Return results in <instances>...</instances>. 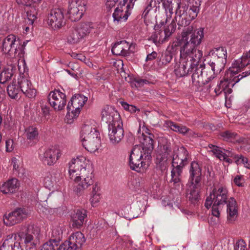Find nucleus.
I'll use <instances>...</instances> for the list:
<instances>
[{
  "label": "nucleus",
  "mask_w": 250,
  "mask_h": 250,
  "mask_svg": "<svg viewBox=\"0 0 250 250\" xmlns=\"http://www.w3.org/2000/svg\"><path fill=\"white\" fill-rule=\"evenodd\" d=\"M204 37L203 29L192 32V27L184 30L181 36L176 38L175 46H181L180 59L174 66V72L178 77H181L194 72L195 66L203 56L202 51L197 49Z\"/></svg>",
  "instance_id": "obj_1"
},
{
  "label": "nucleus",
  "mask_w": 250,
  "mask_h": 250,
  "mask_svg": "<svg viewBox=\"0 0 250 250\" xmlns=\"http://www.w3.org/2000/svg\"><path fill=\"white\" fill-rule=\"evenodd\" d=\"M226 204L228 220L232 222L238 215L237 202L233 197L229 196L227 187L221 185L213 188L209 196L207 198L205 206L208 208L212 205V215L219 218L220 211Z\"/></svg>",
  "instance_id": "obj_2"
},
{
  "label": "nucleus",
  "mask_w": 250,
  "mask_h": 250,
  "mask_svg": "<svg viewBox=\"0 0 250 250\" xmlns=\"http://www.w3.org/2000/svg\"><path fill=\"white\" fill-rule=\"evenodd\" d=\"M250 64V51L244 54L241 58L235 60L232 63V66L229 68V72L224 80L218 83L214 88L216 95H219L222 92L224 94H229L232 92V88L235 84L238 83L243 78L250 74V71L243 72L242 74L235 76L241 69Z\"/></svg>",
  "instance_id": "obj_3"
},
{
  "label": "nucleus",
  "mask_w": 250,
  "mask_h": 250,
  "mask_svg": "<svg viewBox=\"0 0 250 250\" xmlns=\"http://www.w3.org/2000/svg\"><path fill=\"white\" fill-rule=\"evenodd\" d=\"M68 172L69 177L75 182L81 181L77 186V193L86 188L93 183V171L89 165L83 166L79 158L73 159L69 163Z\"/></svg>",
  "instance_id": "obj_4"
},
{
  "label": "nucleus",
  "mask_w": 250,
  "mask_h": 250,
  "mask_svg": "<svg viewBox=\"0 0 250 250\" xmlns=\"http://www.w3.org/2000/svg\"><path fill=\"white\" fill-rule=\"evenodd\" d=\"M102 118L108 124V136L110 142L114 145L120 143L124 137L123 123L119 114L111 107L102 111Z\"/></svg>",
  "instance_id": "obj_5"
},
{
  "label": "nucleus",
  "mask_w": 250,
  "mask_h": 250,
  "mask_svg": "<svg viewBox=\"0 0 250 250\" xmlns=\"http://www.w3.org/2000/svg\"><path fill=\"white\" fill-rule=\"evenodd\" d=\"M185 152L184 147H180L177 149L176 152H173V183L175 187H173V196H177L176 201L175 202L176 205L179 208V204L181 201V198L179 195L183 191V185L181 182V173L182 168L184 166L183 153Z\"/></svg>",
  "instance_id": "obj_6"
},
{
  "label": "nucleus",
  "mask_w": 250,
  "mask_h": 250,
  "mask_svg": "<svg viewBox=\"0 0 250 250\" xmlns=\"http://www.w3.org/2000/svg\"><path fill=\"white\" fill-rule=\"evenodd\" d=\"M189 173L190 185L189 193H187V198L191 204L196 205L199 202V193L202 186L201 168L197 163H191Z\"/></svg>",
  "instance_id": "obj_7"
},
{
  "label": "nucleus",
  "mask_w": 250,
  "mask_h": 250,
  "mask_svg": "<svg viewBox=\"0 0 250 250\" xmlns=\"http://www.w3.org/2000/svg\"><path fill=\"white\" fill-rule=\"evenodd\" d=\"M155 163L162 170H165L172 164V146L170 140L166 137H160Z\"/></svg>",
  "instance_id": "obj_8"
},
{
  "label": "nucleus",
  "mask_w": 250,
  "mask_h": 250,
  "mask_svg": "<svg viewBox=\"0 0 250 250\" xmlns=\"http://www.w3.org/2000/svg\"><path fill=\"white\" fill-rule=\"evenodd\" d=\"M18 234L23 244L21 250H37L40 242V230L37 227L28 225L22 228Z\"/></svg>",
  "instance_id": "obj_9"
},
{
  "label": "nucleus",
  "mask_w": 250,
  "mask_h": 250,
  "mask_svg": "<svg viewBox=\"0 0 250 250\" xmlns=\"http://www.w3.org/2000/svg\"><path fill=\"white\" fill-rule=\"evenodd\" d=\"M215 71V70H213L212 68L209 66L206 67L204 65L199 64L198 63L195 66V69L192 75V83L197 86L201 87L211 80H216L217 75L219 73Z\"/></svg>",
  "instance_id": "obj_10"
},
{
  "label": "nucleus",
  "mask_w": 250,
  "mask_h": 250,
  "mask_svg": "<svg viewBox=\"0 0 250 250\" xmlns=\"http://www.w3.org/2000/svg\"><path fill=\"white\" fill-rule=\"evenodd\" d=\"M19 43V39L17 40L16 37L13 34L9 35L2 42L1 51L10 57H19L18 51H21L22 49V47L18 48Z\"/></svg>",
  "instance_id": "obj_11"
},
{
  "label": "nucleus",
  "mask_w": 250,
  "mask_h": 250,
  "mask_svg": "<svg viewBox=\"0 0 250 250\" xmlns=\"http://www.w3.org/2000/svg\"><path fill=\"white\" fill-rule=\"evenodd\" d=\"M144 152L140 148H133L130 153L129 158V165L131 169L140 171L141 168L145 165L144 160L149 162L150 160L145 159Z\"/></svg>",
  "instance_id": "obj_12"
},
{
  "label": "nucleus",
  "mask_w": 250,
  "mask_h": 250,
  "mask_svg": "<svg viewBox=\"0 0 250 250\" xmlns=\"http://www.w3.org/2000/svg\"><path fill=\"white\" fill-rule=\"evenodd\" d=\"M47 101L55 110H62L66 104V95L59 89H54L49 92Z\"/></svg>",
  "instance_id": "obj_13"
},
{
  "label": "nucleus",
  "mask_w": 250,
  "mask_h": 250,
  "mask_svg": "<svg viewBox=\"0 0 250 250\" xmlns=\"http://www.w3.org/2000/svg\"><path fill=\"white\" fill-rule=\"evenodd\" d=\"M87 98L81 94H75L73 95L67 106V115L70 116V113L73 115L72 118L78 116L80 112L81 108L87 101Z\"/></svg>",
  "instance_id": "obj_14"
},
{
  "label": "nucleus",
  "mask_w": 250,
  "mask_h": 250,
  "mask_svg": "<svg viewBox=\"0 0 250 250\" xmlns=\"http://www.w3.org/2000/svg\"><path fill=\"white\" fill-rule=\"evenodd\" d=\"M27 212L25 208H19L14 211L5 214L3 217L4 224L7 226H12L19 223L26 218Z\"/></svg>",
  "instance_id": "obj_15"
},
{
  "label": "nucleus",
  "mask_w": 250,
  "mask_h": 250,
  "mask_svg": "<svg viewBox=\"0 0 250 250\" xmlns=\"http://www.w3.org/2000/svg\"><path fill=\"white\" fill-rule=\"evenodd\" d=\"M138 136L140 142L142 144V151L144 152L145 159L147 160L151 159V153L154 148V135L151 133L145 134L144 133Z\"/></svg>",
  "instance_id": "obj_16"
},
{
  "label": "nucleus",
  "mask_w": 250,
  "mask_h": 250,
  "mask_svg": "<svg viewBox=\"0 0 250 250\" xmlns=\"http://www.w3.org/2000/svg\"><path fill=\"white\" fill-rule=\"evenodd\" d=\"M18 86L25 97L32 99L37 95V90L34 88L30 81L26 77L20 76L18 80Z\"/></svg>",
  "instance_id": "obj_17"
},
{
  "label": "nucleus",
  "mask_w": 250,
  "mask_h": 250,
  "mask_svg": "<svg viewBox=\"0 0 250 250\" xmlns=\"http://www.w3.org/2000/svg\"><path fill=\"white\" fill-rule=\"evenodd\" d=\"M85 241L83 234L78 231L72 234L69 239L64 242V247H66V250H76L80 248Z\"/></svg>",
  "instance_id": "obj_18"
},
{
  "label": "nucleus",
  "mask_w": 250,
  "mask_h": 250,
  "mask_svg": "<svg viewBox=\"0 0 250 250\" xmlns=\"http://www.w3.org/2000/svg\"><path fill=\"white\" fill-rule=\"evenodd\" d=\"M63 18V14L61 9H53L48 14L47 22L54 30L59 29L64 23Z\"/></svg>",
  "instance_id": "obj_19"
},
{
  "label": "nucleus",
  "mask_w": 250,
  "mask_h": 250,
  "mask_svg": "<svg viewBox=\"0 0 250 250\" xmlns=\"http://www.w3.org/2000/svg\"><path fill=\"white\" fill-rule=\"evenodd\" d=\"M131 7H127V3L121 2L118 7L115 9L113 14V18L114 21L118 22L125 21L131 14Z\"/></svg>",
  "instance_id": "obj_20"
},
{
  "label": "nucleus",
  "mask_w": 250,
  "mask_h": 250,
  "mask_svg": "<svg viewBox=\"0 0 250 250\" xmlns=\"http://www.w3.org/2000/svg\"><path fill=\"white\" fill-rule=\"evenodd\" d=\"M60 156V150L53 146L45 151L41 157V160L45 165L52 166L56 163Z\"/></svg>",
  "instance_id": "obj_21"
},
{
  "label": "nucleus",
  "mask_w": 250,
  "mask_h": 250,
  "mask_svg": "<svg viewBox=\"0 0 250 250\" xmlns=\"http://www.w3.org/2000/svg\"><path fill=\"white\" fill-rule=\"evenodd\" d=\"M188 7L183 2H177V8L175 10V20L177 24L180 26H186L189 24L187 20V15L185 12L188 10Z\"/></svg>",
  "instance_id": "obj_22"
},
{
  "label": "nucleus",
  "mask_w": 250,
  "mask_h": 250,
  "mask_svg": "<svg viewBox=\"0 0 250 250\" xmlns=\"http://www.w3.org/2000/svg\"><path fill=\"white\" fill-rule=\"evenodd\" d=\"M188 7L183 2H177V8L175 10V20L177 24L180 26H186L189 24L187 20V15L185 12L188 10Z\"/></svg>",
  "instance_id": "obj_23"
},
{
  "label": "nucleus",
  "mask_w": 250,
  "mask_h": 250,
  "mask_svg": "<svg viewBox=\"0 0 250 250\" xmlns=\"http://www.w3.org/2000/svg\"><path fill=\"white\" fill-rule=\"evenodd\" d=\"M208 147L220 160L228 163H232V160L229 158L230 156H233V152L231 150L226 149L211 144L209 145Z\"/></svg>",
  "instance_id": "obj_24"
},
{
  "label": "nucleus",
  "mask_w": 250,
  "mask_h": 250,
  "mask_svg": "<svg viewBox=\"0 0 250 250\" xmlns=\"http://www.w3.org/2000/svg\"><path fill=\"white\" fill-rule=\"evenodd\" d=\"M91 135L89 139L83 142L82 145L87 151L93 152L98 150L101 140L98 131H94Z\"/></svg>",
  "instance_id": "obj_25"
},
{
  "label": "nucleus",
  "mask_w": 250,
  "mask_h": 250,
  "mask_svg": "<svg viewBox=\"0 0 250 250\" xmlns=\"http://www.w3.org/2000/svg\"><path fill=\"white\" fill-rule=\"evenodd\" d=\"M130 44L125 40L117 42L113 45L111 51L117 56H128L130 55Z\"/></svg>",
  "instance_id": "obj_26"
},
{
  "label": "nucleus",
  "mask_w": 250,
  "mask_h": 250,
  "mask_svg": "<svg viewBox=\"0 0 250 250\" xmlns=\"http://www.w3.org/2000/svg\"><path fill=\"white\" fill-rule=\"evenodd\" d=\"M87 217V210L84 209H78L71 215L72 227L80 229L84 224Z\"/></svg>",
  "instance_id": "obj_27"
},
{
  "label": "nucleus",
  "mask_w": 250,
  "mask_h": 250,
  "mask_svg": "<svg viewBox=\"0 0 250 250\" xmlns=\"http://www.w3.org/2000/svg\"><path fill=\"white\" fill-rule=\"evenodd\" d=\"M83 8L85 9V8L82 5L77 6L73 4L69 5L67 13L69 15L70 20L72 21H77L81 19L83 15Z\"/></svg>",
  "instance_id": "obj_28"
},
{
  "label": "nucleus",
  "mask_w": 250,
  "mask_h": 250,
  "mask_svg": "<svg viewBox=\"0 0 250 250\" xmlns=\"http://www.w3.org/2000/svg\"><path fill=\"white\" fill-rule=\"evenodd\" d=\"M20 243L16 242L13 234L8 235L0 247V250H19Z\"/></svg>",
  "instance_id": "obj_29"
},
{
  "label": "nucleus",
  "mask_w": 250,
  "mask_h": 250,
  "mask_svg": "<svg viewBox=\"0 0 250 250\" xmlns=\"http://www.w3.org/2000/svg\"><path fill=\"white\" fill-rule=\"evenodd\" d=\"M18 186V180L12 178L0 186V191L4 194L13 193L17 191Z\"/></svg>",
  "instance_id": "obj_30"
},
{
  "label": "nucleus",
  "mask_w": 250,
  "mask_h": 250,
  "mask_svg": "<svg viewBox=\"0 0 250 250\" xmlns=\"http://www.w3.org/2000/svg\"><path fill=\"white\" fill-rule=\"evenodd\" d=\"M16 70V66L14 64L8 65L3 68L0 74V83H5L11 80Z\"/></svg>",
  "instance_id": "obj_31"
},
{
  "label": "nucleus",
  "mask_w": 250,
  "mask_h": 250,
  "mask_svg": "<svg viewBox=\"0 0 250 250\" xmlns=\"http://www.w3.org/2000/svg\"><path fill=\"white\" fill-rule=\"evenodd\" d=\"M218 138L224 141L229 142H240L238 135L231 130H224L220 131L218 134Z\"/></svg>",
  "instance_id": "obj_32"
},
{
  "label": "nucleus",
  "mask_w": 250,
  "mask_h": 250,
  "mask_svg": "<svg viewBox=\"0 0 250 250\" xmlns=\"http://www.w3.org/2000/svg\"><path fill=\"white\" fill-rule=\"evenodd\" d=\"M226 62V60L210 56V60L208 62V64L212 68L213 70H215L216 73H219L224 68Z\"/></svg>",
  "instance_id": "obj_33"
},
{
  "label": "nucleus",
  "mask_w": 250,
  "mask_h": 250,
  "mask_svg": "<svg viewBox=\"0 0 250 250\" xmlns=\"http://www.w3.org/2000/svg\"><path fill=\"white\" fill-rule=\"evenodd\" d=\"M25 133L27 140L29 141L31 146L36 144L38 141L39 131L38 129L34 126H30L25 130Z\"/></svg>",
  "instance_id": "obj_34"
},
{
  "label": "nucleus",
  "mask_w": 250,
  "mask_h": 250,
  "mask_svg": "<svg viewBox=\"0 0 250 250\" xmlns=\"http://www.w3.org/2000/svg\"><path fill=\"white\" fill-rule=\"evenodd\" d=\"M66 249L64 243L61 244L49 240L43 244L41 250H66Z\"/></svg>",
  "instance_id": "obj_35"
},
{
  "label": "nucleus",
  "mask_w": 250,
  "mask_h": 250,
  "mask_svg": "<svg viewBox=\"0 0 250 250\" xmlns=\"http://www.w3.org/2000/svg\"><path fill=\"white\" fill-rule=\"evenodd\" d=\"M94 131H97L95 128L90 125H84L83 126L81 131L80 138L82 142L85 141L87 139H89L91 134L94 133Z\"/></svg>",
  "instance_id": "obj_36"
},
{
  "label": "nucleus",
  "mask_w": 250,
  "mask_h": 250,
  "mask_svg": "<svg viewBox=\"0 0 250 250\" xmlns=\"http://www.w3.org/2000/svg\"><path fill=\"white\" fill-rule=\"evenodd\" d=\"M29 9L27 10L26 15L30 24H33L34 21L38 18L40 15V11L36 6H29Z\"/></svg>",
  "instance_id": "obj_37"
},
{
  "label": "nucleus",
  "mask_w": 250,
  "mask_h": 250,
  "mask_svg": "<svg viewBox=\"0 0 250 250\" xmlns=\"http://www.w3.org/2000/svg\"><path fill=\"white\" fill-rule=\"evenodd\" d=\"M210 56L227 61V49L222 46L214 48L210 51Z\"/></svg>",
  "instance_id": "obj_38"
},
{
  "label": "nucleus",
  "mask_w": 250,
  "mask_h": 250,
  "mask_svg": "<svg viewBox=\"0 0 250 250\" xmlns=\"http://www.w3.org/2000/svg\"><path fill=\"white\" fill-rule=\"evenodd\" d=\"M83 38L77 29H70L67 36V42L70 44L78 43Z\"/></svg>",
  "instance_id": "obj_39"
},
{
  "label": "nucleus",
  "mask_w": 250,
  "mask_h": 250,
  "mask_svg": "<svg viewBox=\"0 0 250 250\" xmlns=\"http://www.w3.org/2000/svg\"><path fill=\"white\" fill-rule=\"evenodd\" d=\"M7 91L8 96L13 99L18 98V94L20 91L19 86H18L16 83L13 82L12 83L8 85L7 87Z\"/></svg>",
  "instance_id": "obj_40"
},
{
  "label": "nucleus",
  "mask_w": 250,
  "mask_h": 250,
  "mask_svg": "<svg viewBox=\"0 0 250 250\" xmlns=\"http://www.w3.org/2000/svg\"><path fill=\"white\" fill-rule=\"evenodd\" d=\"M41 109V111H39L36 113L38 117L35 118V120L38 123H41L44 121L46 116L49 114V107L47 105H42Z\"/></svg>",
  "instance_id": "obj_41"
},
{
  "label": "nucleus",
  "mask_w": 250,
  "mask_h": 250,
  "mask_svg": "<svg viewBox=\"0 0 250 250\" xmlns=\"http://www.w3.org/2000/svg\"><path fill=\"white\" fill-rule=\"evenodd\" d=\"M230 157L233 158L237 165L243 164L245 167L250 169V161L247 157L242 155L235 154L233 152V156Z\"/></svg>",
  "instance_id": "obj_42"
},
{
  "label": "nucleus",
  "mask_w": 250,
  "mask_h": 250,
  "mask_svg": "<svg viewBox=\"0 0 250 250\" xmlns=\"http://www.w3.org/2000/svg\"><path fill=\"white\" fill-rule=\"evenodd\" d=\"M93 28V27L92 23L86 22L82 23L80 27L77 29L83 39L91 31Z\"/></svg>",
  "instance_id": "obj_43"
},
{
  "label": "nucleus",
  "mask_w": 250,
  "mask_h": 250,
  "mask_svg": "<svg viewBox=\"0 0 250 250\" xmlns=\"http://www.w3.org/2000/svg\"><path fill=\"white\" fill-rule=\"evenodd\" d=\"M62 238V232L61 229L58 228L52 229L51 236L49 240L60 244V242Z\"/></svg>",
  "instance_id": "obj_44"
},
{
  "label": "nucleus",
  "mask_w": 250,
  "mask_h": 250,
  "mask_svg": "<svg viewBox=\"0 0 250 250\" xmlns=\"http://www.w3.org/2000/svg\"><path fill=\"white\" fill-rule=\"evenodd\" d=\"M161 59L162 63L165 65H167L171 62L172 60V46H168Z\"/></svg>",
  "instance_id": "obj_45"
},
{
  "label": "nucleus",
  "mask_w": 250,
  "mask_h": 250,
  "mask_svg": "<svg viewBox=\"0 0 250 250\" xmlns=\"http://www.w3.org/2000/svg\"><path fill=\"white\" fill-rule=\"evenodd\" d=\"M164 31L165 37L162 40V42L167 41L172 35V22L164 27Z\"/></svg>",
  "instance_id": "obj_46"
},
{
  "label": "nucleus",
  "mask_w": 250,
  "mask_h": 250,
  "mask_svg": "<svg viewBox=\"0 0 250 250\" xmlns=\"http://www.w3.org/2000/svg\"><path fill=\"white\" fill-rule=\"evenodd\" d=\"M199 11V9L197 8L193 7L190 6V8L188 11V18L187 20L189 22L190 20H194L197 16L198 13Z\"/></svg>",
  "instance_id": "obj_47"
},
{
  "label": "nucleus",
  "mask_w": 250,
  "mask_h": 250,
  "mask_svg": "<svg viewBox=\"0 0 250 250\" xmlns=\"http://www.w3.org/2000/svg\"><path fill=\"white\" fill-rule=\"evenodd\" d=\"M128 186L130 189H137L140 187L139 179L136 178H131L128 181Z\"/></svg>",
  "instance_id": "obj_48"
},
{
  "label": "nucleus",
  "mask_w": 250,
  "mask_h": 250,
  "mask_svg": "<svg viewBox=\"0 0 250 250\" xmlns=\"http://www.w3.org/2000/svg\"><path fill=\"white\" fill-rule=\"evenodd\" d=\"M121 104L125 110L128 111L131 113H134L137 110L135 106L129 104L126 102H121Z\"/></svg>",
  "instance_id": "obj_49"
},
{
  "label": "nucleus",
  "mask_w": 250,
  "mask_h": 250,
  "mask_svg": "<svg viewBox=\"0 0 250 250\" xmlns=\"http://www.w3.org/2000/svg\"><path fill=\"white\" fill-rule=\"evenodd\" d=\"M188 128L184 126L174 124L173 123V131L178 132L182 134H185L188 131Z\"/></svg>",
  "instance_id": "obj_50"
},
{
  "label": "nucleus",
  "mask_w": 250,
  "mask_h": 250,
  "mask_svg": "<svg viewBox=\"0 0 250 250\" xmlns=\"http://www.w3.org/2000/svg\"><path fill=\"white\" fill-rule=\"evenodd\" d=\"M247 244L243 240H239L234 246L235 250H247Z\"/></svg>",
  "instance_id": "obj_51"
},
{
  "label": "nucleus",
  "mask_w": 250,
  "mask_h": 250,
  "mask_svg": "<svg viewBox=\"0 0 250 250\" xmlns=\"http://www.w3.org/2000/svg\"><path fill=\"white\" fill-rule=\"evenodd\" d=\"M41 0H16L19 5L23 6H30L32 3L40 2Z\"/></svg>",
  "instance_id": "obj_52"
},
{
  "label": "nucleus",
  "mask_w": 250,
  "mask_h": 250,
  "mask_svg": "<svg viewBox=\"0 0 250 250\" xmlns=\"http://www.w3.org/2000/svg\"><path fill=\"white\" fill-rule=\"evenodd\" d=\"M6 151V152H12L14 148V141L12 139H8L5 142Z\"/></svg>",
  "instance_id": "obj_53"
},
{
  "label": "nucleus",
  "mask_w": 250,
  "mask_h": 250,
  "mask_svg": "<svg viewBox=\"0 0 250 250\" xmlns=\"http://www.w3.org/2000/svg\"><path fill=\"white\" fill-rule=\"evenodd\" d=\"M233 182L238 187H243L244 186V180L242 175H237L234 178Z\"/></svg>",
  "instance_id": "obj_54"
},
{
  "label": "nucleus",
  "mask_w": 250,
  "mask_h": 250,
  "mask_svg": "<svg viewBox=\"0 0 250 250\" xmlns=\"http://www.w3.org/2000/svg\"><path fill=\"white\" fill-rule=\"evenodd\" d=\"M134 81L135 83V84L136 87H142L145 84L148 83V81L147 80L140 78H135L134 79Z\"/></svg>",
  "instance_id": "obj_55"
},
{
  "label": "nucleus",
  "mask_w": 250,
  "mask_h": 250,
  "mask_svg": "<svg viewBox=\"0 0 250 250\" xmlns=\"http://www.w3.org/2000/svg\"><path fill=\"white\" fill-rule=\"evenodd\" d=\"M100 199L101 196L100 193H94V194H92L90 201L92 206H94L97 203H98Z\"/></svg>",
  "instance_id": "obj_56"
},
{
  "label": "nucleus",
  "mask_w": 250,
  "mask_h": 250,
  "mask_svg": "<svg viewBox=\"0 0 250 250\" xmlns=\"http://www.w3.org/2000/svg\"><path fill=\"white\" fill-rule=\"evenodd\" d=\"M28 42V41H24L22 44H21L20 41H19V43L18 45V48H20V47H22V49H21V51H20V50L18 51V54L19 55V58H21L23 56V55L24 54V48L25 46H26L27 43Z\"/></svg>",
  "instance_id": "obj_57"
},
{
  "label": "nucleus",
  "mask_w": 250,
  "mask_h": 250,
  "mask_svg": "<svg viewBox=\"0 0 250 250\" xmlns=\"http://www.w3.org/2000/svg\"><path fill=\"white\" fill-rule=\"evenodd\" d=\"M157 53L155 51H153L151 53L148 54L146 58V61H152L155 59L157 57Z\"/></svg>",
  "instance_id": "obj_58"
},
{
  "label": "nucleus",
  "mask_w": 250,
  "mask_h": 250,
  "mask_svg": "<svg viewBox=\"0 0 250 250\" xmlns=\"http://www.w3.org/2000/svg\"><path fill=\"white\" fill-rule=\"evenodd\" d=\"M11 164L13 166V170L17 172H19L20 171L19 165L18 163V160L16 158H13L12 159Z\"/></svg>",
  "instance_id": "obj_59"
},
{
  "label": "nucleus",
  "mask_w": 250,
  "mask_h": 250,
  "mask_svg": "<svg viewBox=\"0 0 250 250\" xmlns=\"http://www.w3.org/2000/svg\"><path fill=\"white\" fill-rule=\"evenodd\" d=\"M119 0H106L105 4L106 7L109 9H111L115 5L116 3Z\"/></svg>",
  "instance_id": "obj_60"
},
{
  "label": "nucleus",
  "mask_w": 250,
  "mask_h": 250,
  "mask_svg": "<svg viewBox=\"0 0 250 250\" xmlns=\"http://www.w3.org/2000/svg\"><path fill=\"white\" fill-rule=\"evenodd\" d=\"M160 32H155L150 37V40H152L155 43H156L158 42V35H160Z\"/></svg>",
  "instance_id": "obj_61"
},
{
  "label": "nucleus",
  "mask_w": 250,
  "mask_h": 250,
  "mask_svg": "<svg viewBox=\"0 0 250 250\" xmlns=\"http://www.w3.org/2000/svg\"><path fill=\"white\" fill-rule=\"evenodd\" d=\"M201 3V0H192L191 3L192 5L190 6L193 7L197 8V9H199Z\"/></svg>",
  "instance_id": "obj_62"
},
{
  "label": "nucleus",
  "mask_w": 250,
  "mask_h": 250,
  "mask_svg": "<svg viewBox=\"0 0 250 250\" xmlns=\"http://www.w3.org/2000/svg\"><path fill=\"white\" fill-rule=\"evenodd\" d=\"M153 0H151V1L149 2V3L147 4V5L146 6L145 9L144 11L143 14L145 16H146L151 9L152 7V3L153 2Z\"/></svg>",
  "instance_id": "obj_63"
},
{
  "label": "nucleus",
  "mask_w": 250,
  "mask_h": 250,
  "mask_svg": "<svg viewBox=\"0 0 250 250\" xmlns=\"http://www.w3.org/2000/svg\"><path fill=\"white\" fill-rule=\"evenodd\" d=\"M136 0H124V3L127 4V7H131L132 8L134 6V4Z\"/></svg>",
  "instance_id": "obj_64"
}]
</instances>
